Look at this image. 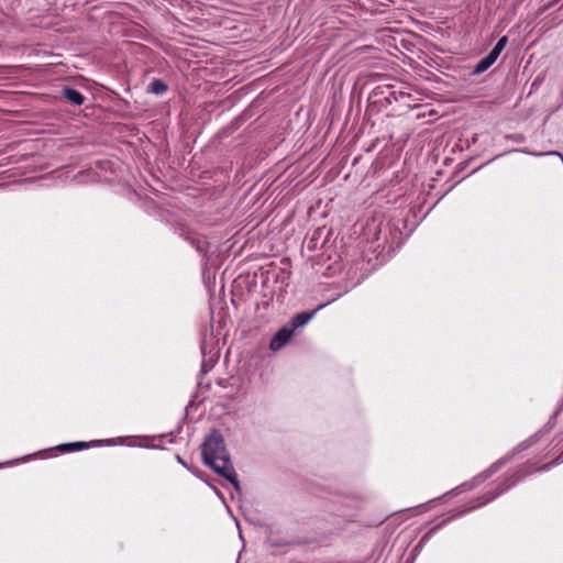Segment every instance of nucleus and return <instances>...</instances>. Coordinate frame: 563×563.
Listing matches in <instances>:
<instances>
[{
  "label": "nucleus",
  "mask_w": 563,
  "mask_h": 563,
  "mask_svg": "<svg viewBox=\"0 0 563 563\" xmlns=\"http://www.w3.org/2000/svg\"><path fill=\"white\" fill-rule=\"evenodd\" d=\"M202 459L207 466L230 482L235 490L240 492L241 486L238 475L231 463L223 435L219 430H212L206 437L202 443Z\"/></svg>",
  "instance_id": "nucleus-1"
},
{
  "label": "nucleus",
  "mask_w": 563,
  "mask_h": 563,
  "mask_svg": "<svg viewBox=\"0 0 563 563\" xmlns=\"http://www.w3.org/2000/svg\"><path fill=\"white\" fill-rule=\"evenodd\" d=\"M538 472H548L547 470H542V465L539 466L538 462L533 460H529L522 464H520L514 472L507 473L504 476L499 477L489 489H487L481 497L479 504L477 506H484L490 501H493L498 496L503 495L511 487L516 486L520 481L527 478L528 476L538 473Z\"/></svg>",
  "instance_id": "nucleus-2"
},
{
  "label": "nucleus",
  "mask_w": 563,
  "mask_h": 563,
  "mask_svg": "<svg viewBox=\"0 0 563 563\" xmlns=\"http://www.w3.org/2000/svg\"><path fill=\"white\" fill-rule=\"evenodd\" d=\"M318 543V539L316 537H297L290 540L282 539L276 536L275 532L271 531L266 537V544L269 548L280 549V548H307L310 545H316Z\"/></svg>",
  "instance_id": "nucleus-3"
},
{
  "label": "nucleus",
  "mask_w": 563,
  "mask_h": 563,
  "mask_svg": "<svg viewBox=\"0 0 563 563\" xmlns=\"http://www.w3.org/2000/svg\"><path fill=\"white\" fill-rule=\"evenodd\" d=\"M294 334L295 331L286 323L272 338L269 342V349L272 351L280 350L290 341Z\"/></svg>",
  "instance_id": "nucleus-4"
},
{
  "label": "nucleus",
  "mask_w": 563,
  "mask_h": 563,
  "mask_svg": "<svg viewBox=\"0 0 563 563\" xmlns=\"http://www.w3.org/2000/svg\"><path fill=\"white\" fill-rule=\"evenodd\" d=\"M324 305H320L317 309L312 311H302L299 313H296L288 322L287 324L296 331L299 328L305 327L316 314V312L320 309H322Z\"/></svg>",
  "instance_id": "nucleus-5"
},
{
  "label": "nucleus",
  "mask_w": 563,
  "mask_h": 563,
  "mask_svg": "<svg viewBox=\"0 0 563 563\" xmlns=\"http://www.w3.org/2000/svg\"><path fill=\"white\" fill-rule=\"evenodd\" d=\"M103 443H104L103 440L91 441V442H82V441H80V442H71V443L59 444L57 446V449L62 453H69V452H75V451L88 449V448L95 446V445L102 446Z\"/></svg>",
  "instance_id": "nucleus-6"
},
{
  "label": "nucleus",
  "mask_w": 563,
  "mask_h": 563,
  "mask_svg": "<svg viewBox=\"0 0 563 563\" xmlns=\"http://www.w3.org/2000/svg\"><path fill=\"white\" fill-rule=\"evenodd\" d=\"M63 95L67 101H69L73 104L80 106L82 104L85 98L84 96L76 89L66 87L63 90Z\"/></svg>",
  "instance_id": "nucleus-7"
},
{
  "label": "nucleus",
  "mask_w": 563,
  "mask_h": 563,
  "mask_svg": "<svg viewBox=\"0 0 563 563\" xmlns=\"http://www.w3.org/2000/svg\"><path fill=\"white\" fill-rule=\"evenodd\" d=\"M496 57L489 52L485 57H483L474 67V74H481L487 70L495 62Z\"/></svg>",
  "instance_id": "nucleus-8"
},
{
  "label": "nucleus",
  "mask_w": 563,
  "mask_h": 563,
  "mask_svg": "<svg viewBox=\"0 0 563 563\" xmlns=\"http://www.w3.org/2000/svg\"><path fill=\"white\" fill-rule=\"evenodd\" d=\"M167 89V85L162 79H153L147 86V92L153 95H163Z\"/></svg>",
  "instance_id": "nucleus-9"
},
{
  "label": "nucleus",
  "mask_w": 563,
  "mask_h": 563,
  "mask_svg": "<svg viewBox=\"0 0 563 563\" xmlns=\"http://www.w3.org/2000/svg\"><path fill=\"white\" fill-rule=\"evenodd\" d=\"M507 42H508V37L505 35V36H501L498 42L496 43V45L493 47V49L490 51V53L496 57L498 58V56L500 55V53L503 52V49L505 48V46L507 45Z\"/></svg>",
  "instance_id": "nucleus-10"
},
{
  "label": "nucleus",
  "mask_w": 563,
  "mask_h": 563,
  "mask_svg": "<svg viewBox=\"0 0 563 563\" xmlns=\"http://www.w3.org/2000/svg\"><path fill=\"white\" fill-rule=\"evenodd\" d=\"M78 177H79V181H85L86 178H89L92 181H99L100 180V176L97 173L92 172V170H87V172L80 174Z\"/></svg>",
  "instance_id": "nucleus-11"
},
{
  "label": "nucleus",
  "mask_w": 563,
  "mask_h": 563,
  "mask_svg": "<svg viewBox=\"0 0 563 563\" xmlns=\"http://www.w3.org/2000/svg\"><path fill=\"white\" fill-rule=\"evenodd\" d=\"M563 463V451L551 462L542 465V470L550 471L552 467Z\"/></svg>",
  "instance_id": "nucleus-12"
},
{
  "label": "nucleus",
  "mask_w": 563,
  "mask_h": 563,
  "mask_svg": "<svg viewBox=\"0 0 563 563\" xmlns=\"http://www.w3.org/2000/svg\"><path fill=\"white\" fill-rule=\"evenodd\" d=\"M368 228H391V225L389 223L377 222L374 220L368 224Z\"/></svg>",
  "instance_id": "nucleus-13"
},
{
  "label": "nucleus",
  "mask_w": 563,
  "mask_h": 563,
  "mask_svg": "<svg viewBox=\"0 0 563 563\" xmlns=\"http://www.w3.org/2000/svg\"><path fill=\"white\" fill-rule=\"evenodd\" d=\"M504 462H505V460H499V461L495 462L494 464H492V466L488 470V473L489 474L495 473Z\"/></svg>",
  "instance_id": "nucleus-14"
},
{
  "label": "nucleus",
  "mask_w": 563,
  "mask_h": 563,
  "mask_svg": "<svg viewBox=\"0 0 563 563\" xmlns=\"http://www.w3.org/2000/svg\"><path fill=\"white\" fill-rule=\"evenodd\" d=\"M107 443H108V446H112V445H117L119 443H123V439L121 438H118V439H108L107 440Z\"/></svg>",
  "instance_id": "nucleus-15"
},
{
  "label": "nucleus",
  "mask_w": 563,
  "mask_h": 563,
  "mask_svg": "<svg viewBox=\"0 0 563 563\" xmlns=\"http://www.w3.org/2000/svg\"><path fill=\"white\" fill-rule=\"evenodd\" d=\"M176 459L178 461V463H180L181 465H184L185 467H188L186 462L180 457V455H176Z\"/></svg>",
  "instance_id": "nucleus-16"
},
{
  "label": "nucleus",
  "mask_w": 563,
  "mask_h": 563,
  "mask_svg": "<svg viewBox=\"0 0 563 563\" xmlns=\"http://www.w3.org/2000/svg\"><path fill=\"white\" fill-rule=\"evenodd\" d=\"M139 445H140V446H144V448H153V449L158 448V445H157V444H147V443H146V444H139Z\"/></svg>",
  "instance_id": "nucleus-17"
},
{
  "label": "nucleus",
  "mask_w": 563,
  "mask_h": 563,
  "mask_svg": "<svg viewBox=\"0 0 563 563\" xmlns=\"http://www.w3.org/2000/svg\"><path fill=\"white\" fill-rule=\"evenodd\" d=\"M107 91H108V93H109V92H110V88H107ZM111 93H113V92L111 91Z\"/></svg>",
  "instance_id": "nucleus-18"
}]
</instances>
